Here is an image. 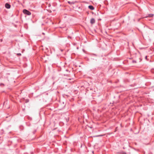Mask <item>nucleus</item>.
<instances>
[{
	"mask_svg": "<svg viewBox=\"0 0 154 154\" xmlns=\"http://www.w3.org/2000/svg\"><path fill=\"white\" fill-rule=\"evenodd\" d=\"M23 12L24 14H27L28 15H30L31 14V13L29 11L26 9L23 10Z\"/></svg>",
	"mask_w": 154,
	"mask_h": 154,
	"instance_id": "obj_1",
	"label": "nucleus"
},
{
	"mask_svg": "<svg viewBox=\"0 0 154 154\" xmlns=\"http://www.w3.org/2000/svg\"><path fill=\"white\" fill-rule=\"evenodd\" d=\"M95 20L94 18H92L91 20L90 23L91 24H93L94 23Z\"/></svg>",
	"mask_w": 154,
	"mask_h": 154,
	"instance_id": "obj_2",
	"label": "nucleus"
},
{
	"mask_svg": "<svg viewBox=\"0 0 154 154\" xmlns=\"http://www.w3.org/2000/svg\"><path fill=\"white\" fill-rule=\"evenodd\" d=\"M5 7L7 8H10V5L8 3H6L5 4Z\"/></svg>",
	"mask_w": 154,
	"mask_h": 154,
	"instance_id": "obj_3",
	"label": "nucleus"
},
{
	"mask_svg": "<svg viewBox=\"0 0 154 154\" xmlns=\"http://www.w3.org/2000/svg\"><path fill=\"white\" fill-rule=\"evenodd\" d=\"M88 8L89 9L91 10H93L94 9V7L91 5H89L88 6Z\"/></svg>",
	"mask_w": 154,
	"mask_h": 154,
	"instance_id": "obj_4",
	"label": "nucleus"
},
{
	"mask_svg": "<svg viewBox=\"0 0 154 154\" xmlns=\"http://www.w3.org/2000/svg\"><path fill=\"white\" fill-rule=\"evenodd\" d=\"M68 2L70 4H75V2Z\"/></svg>",
	"mask_w": 154,
	"mask_h": 154,
	"instance_id": "obj_5",
	"label": "nucleus"
},
{
	"mask_svg": "<svg viewBox=\"0 0 154 154\" xmlns=\"http://www.w3.org/2000/svg\"><path fill=\"white\" fill-rule=\"evenodd\" d=\"M153 16V15L152 14H151L149 15L150 17H152Z\"/></svg>",
	"mask_w": 154,
	"mask_h": 154,
	"instance_id": "obj_6",
	"label": "nucleus"
},
{
	"mask_svg": "<svg viewBox=\"0 0 154 154\" xmlns=\"http://www.w3.org/2000/svg\"><path fill=\"white\" fill-rule=\"evenodd\" d=\"M17 55H20H20H21V54L19 53V54H17Z\"/></svg>",
	"mask_w": 154,
	"mask_h": 154,
	"instance_id": "obj_7",
	"label": "nucleus"
},
{
	"mask_svg": "<svg viewBox=\"0 0 154 154\" xmlns=\"http://www.w3.org/2000/svg\"><path fill=\"white\" fill-rule=\"evenodd\" d=\"M147 56H146L145 57V59L146 60H147Z\"/></svg>",
	"mask_w": 154,
	"mask_h": 154,
	"instance_id": "obj_8",
	"label": "nucleus"
},
{
	"mask_svg": "<svg viewBox=\"0 0 154 154\" xmlns=\"http://www.w3.org/2000/svg\"><path fill=\"white\" fill-rule=\"evenodd\" d=\"M133 63H136V61H134V60L133 61Z\"/></svg>",
	"mask_w": 154,
	"mask_h": 154,
	"instance_id": "obj_9",
	"label": "nucleus"
}]
</instances>
